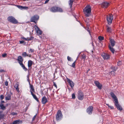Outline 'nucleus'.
<instances>
[{
    "instance_id": "obj_21",
    "label": "nucleus",
    "mask_w": 124,
    "mask_h": 124,
    "mask_svg": "<svg viewBox=\"0 0 124 124\" xmlns=\"http://www.w3.org/2000/svg\"><path fill=\"white\" fill-rule=\"evenodd\" d=\"M31 95H32V96L33 97V98L35 100H36L38 102H39V101L38 99V98H37V97L36 96V95L34 94L33 93H31Z\"/></svg>"
},
{
    "instance_id": "obj_19",
    "label": "nucleus",
    "mask_w": 124,
    "mask_h": 124,
    "mask_svg": "<svg viewBox=\"0 0 124 124\" xmlns=\"http://www.w3.org/2000/svg\"><path fill=\"white\" fill-rule=\"evenodd\" d=\"M4 115L2 111H0V120L3 119L4 117Z\"/></svg>"
},
{
    "instance_id": "obj_32",
    "label": "nucleus",
    "mask_w": 124,
    "mask_h": 124,
    "mask_svg": "<svg viewBox=\"0 0 124 124\" xmlns=\"http://www.w3.org/2000/svg\"><path fill=\"white\" fill-rule=\"evenodd\" d=\"M112 29L111 28L109 27H108L107 29V31L109 33H110L112 31Z\"/></svg>"
},
{
    "instance_id": "obj_60",
    "label": "nucleus",
    "mask_w": 124,
    "mask_h": 124,
    "mask_svg": "<svg viewBox=\"0 0 124 124\" xmlns=\"http://www.w3.org/2000/svg\"><path fill=\"white\" fill-rule=\"evenodd\" d=\"M89 70H88V71H89Z\"/></svg>"
},
{
    "instance_id": "obj_5",
    "label": "nucleus",
    "mask_w": 124,
    "mask_h": 124,
    "mask_svg": "<svg viewBox=\"0 0 124 124\" xmlns=\"http://www.w3.org/2000/svg\"><path fill=\"white\" fill-rule=\"evenodd\" d=\"M39 16L37 15H35L32 16L31 18L30 21L31 22H34L35 23H36L37 21L39 18Z\"/></svg>"
},
{
    "instance_id": "obj_39",
    "label": "nucleus",
    "mask_w": 124,
    "mask_h": 124,
    "mask_svg": "<svg viewBox=\"0 0 124 124\" xmlns=\"http://www.w3.org/2000/svg\"><path fill=\"white\" fill-rule=\"evenodd\" d=\"M76 61H75L72 64L71 66L73 67H74L75 66V63L76 62Z\"/></svg>"
},
{
    "instance_id": "obj_61",
    "label": "nucleus",
    "mask_w": 124,
    "mask_h": 124,
    "mask_svg": "<svg viewBox=\"0 0 124 124\" xmlns=\"http://www.w3.org/2000/svg\"><path fill=\"white\" fill-rule=\"evenodd\" d=\"M89 70H88V71H89Z\"/></svg>"
},
{
    "instance_id": "obj_45",
    "label": "nucleus",
    "mask_w": 124,
    "mask_h": 124,
    "mask_svg": "<svg viewBox=\"0 0 124 124\" xmlns=\"http://www.w3.org/2000/svg\"><path fill=\"white\" fill-rule=\"evenodd\" d=\"M19 64L23 68L25 66L24 65L23 63H20Z\"/></svg>"
},
{
    "instance_id": "obj_53",
    "label": "nucleus",
    "mask_w": 124,
    "mask_h": 124,
    "mask_svg": "<svg viewBox=\"0 0 124 124\" xmlns=\"http://www.w3.org/2000/svg\"><path fill=\"white\" fill-rule=\"evenodd\" d=\"M30 51L31 52H33L34 51V50L33 49L30 48Z\"/></svg>"
},
{
    "instance_id": "obj_35",
    "label": "nucleus",
    "mask_w": 124,
    "mask_h": 124,
    "mask_svg": "<svg viewBox=\"0 0 124 124\" xmlns=\"http://www.w3.org/2000/svg\"><path fill=\"white\" fill-rule=\"evenodd\" d=\"M86 56L85 54H83L82 55V59H84L85 60V59L86 58Z\"/></svg>"
},
{
    "instance_id": "obj_36",
    "label": "nucleus",
    "mask_w": 124,
    "mask_h": 124,
    "mask_svg": "<svg viewBox=\"0 0 124 124\" xmlns=\"http://www.w3.org/2000/svg\"><path fill=\"white\" fill-rule=\"evenodd\" d=\"M28 9V8L27 7H22V9H26L27 10Z\"/></svg>"
},
{
    "instance_id": "obj_30",
    "label": "nucleus",
    "mask_w": 124,
    "mask_h": 124,
    "mask_svg": "<svg viewBox=\"0 0 124 124\" xmlns=\"http://www.w3.org/2000/svg\"><path fill=\"white\" fill-rule=\"evenodd\" d=\"M33 37H31L30 39H28L27 38H26L24 37H23V39H24L25 40H27V41H29V40H32L33 39Z\"/></svg>"
},
{
    "instance_id": "obj_17",
    "label": "nucleus",
    "mask_w": 124,
    "mask_h": 124,
    "mask_svg": "<svg viewBox=\"0 0 124 124\" xmlns=\"http://www.w3.org/2000/svg\"><path fill=\"white\" fill-rule=\"evenodd\" d=\"M30 91L31 93H33V92H35V90L33 86L32 85H31L30 83Z\"/></svg>"
},
{
    "instance_id": "obj_8",
    "label": "nucleus",
    "mask_w": 124,
    "mask_h": 124,
    "mask_svg": "<svg viewBox=\"0 0 124 124\" xmlns=\"http://www.w3.org/2000/svg\"><path fill=\"white\" fill-rule=\"evenodd\" d=\"M94 83L99 89H101L102 85L98 81H95L94 82Z\"/></svg>"
},
{
    "instance_id": "obj_1",
    "label": "nucleus",
    "mask_w": 124,
    "mask_h": 124,
    "mask_svg": "<svg viewBox=\"0 0 124 124\" xmlns=\"http://www.w3.org/2000/svg\"><path fill=\"white\" fill-rule=\"evenodd\" d=\"M91 7L90 5H87L83 9V11L85 16L89 17L90 14L91 12Z\"/></svg>"
},
{
    "instance_id": "obj_49",
    "label": "nucleus",
    "mask_w": 124,
    "mask_h": 124,
    "mask_svg": "<svg viewBox=\"0 0 124 124\" xmlns=\"http://www.w3.org/2000/svg\"><path fill=\"white\" fill-rule=\"evenodd\" d=\"M23 68L25 71H26L27 70V69L25 67V66Z\"/></svg>"
},
{
    "instance_id": "obj_14",
    "label": "nucleus",
    "mask_w": 124,
    "mask_h": 124,
    "mask_svg": "<svg viewBox=\"0 0 124 124\" xmlns=\"http://www.w3.org/2000/svg\"><path fill=\"white\" fill-rule=\"evenodd\" d=\"M17 60L19 64L22 63L23 61V59L21 56H19L18 57Z\"/></svg>"
},
{
    "instance_id": "obj_12",
    "label": "nucleus",
    "mask_w": 124,
    "mask_h": 124,
    "mask_svg": "<svg viewBox=\"0 0 124 124\" xmlns=\"http://www.w3.org/2000/svg\"><path fill=\"white\" fill-rule=\"evenodd\" d=\"M110 95L113 99H114V102H115L116 101H118L117 98L113 92H111L110 93Z\"/></svg>"
},
{
    "instance_id": "obj_23",
    "label": "nucleus",
    "mask_w": 124,
    "mask_h": 124,
    "mask_svg": "<svg viewBox=\"0 0 124 124\" xmlns=\"http://www.w3.org/2000/svg\"><path fill=\"white\" fill-rule=\"evenodd\" d=\"M74 1L73 0H70L69 1V4L70 6V8H71L73 4V2Z\"/></svg>"
},
{
    "instance_id": "obj_41",
    "label": "nucleus",
    "mask_w": 124,
    "mask_h": 124,
    "mask_svg": "<svg viewBox=\"0 0 124 124\" xmlns=\"http://www.w3.org/2000/svg\"><path fill=\"white\" fill-rule=\"evenodd\" d=\"M34 28L36 30V31H37L39 29V28L37 26L35 25L34 26Z\"/></svg>"
},
{
    "instance_id": "obj_4",
    "label": "nucleus",
    "mask_w": 124,
    "mask_h": 124,
    "mask_svg": "<svg viewBox=\"0 0 124 124\" xmlns=\"http://www.w3.org/2000/svg\"><path fill=\"white\" fill-rule=\"evenodd\" d=\"M107 21L109 24H111L112 22L113 19V15L111 14H109L108 16H107Z\"/></svg>"
},
{
    "instance_id": "obj_31",
    "label": "nucleus",
    "mask_w": 124,
    "mask_h": 124,
    "mask_svg": "<svg viewBox=\"0 0 124 124\" xmlns=\"http://www.w3.org/2000/svg\"><path fill=\"white\" fill-rule=\"evenodd\" d=\"M57 12H62L63 10L62 9L60 8L57 7Z\"/></svg>"
},
{
    "instance_id": "obj_25",
    "label": "nucleus",
    "mask_w": 124,
    "mask_h": 124,
    "mask_svg": "<svg viewBox=\"0 0 124 124\" xmlns=\"http://www.w3.org/2000/svg\"><path fill=\"white\" fill-rule=\"evenodd\" d=\"M109 49L112 52V53L114 54V53L115 50L113 49V48L112 47H111L110 45H109Z\"/></svg>"
},
{
    "instance_id": "obj_40",
    "label": "nucleus",
    "mask_w": 124,
    "mask_h": 124,
    "mask_svg": "<svg viewBox=\"0 0 124 124\" xmlns=\"http://www.w3.org/2000/svg\"><path fill=\"white\" fill-rule=\"evenodd\" d=\"M76 97L75 96V94L74 93H73L72 94V98L73 99H75V98Z\"/></svg>"
},
{
    "instance_id": "obj_7",
    "label": "nucleus",
    "mask_w": 124,
    "mask_h": 124,
    "mask_svg": "<svg viewBox=\"0 0 124 124\" xmlns=\"http://www.w3.org/2000/svg\"><path fill=\"white\" fill-rule=\"evenodd\" d=\"M84 94L81 91H78V98L80 100H82L84 98Z\"/></svg>"
},
{
    "instance_id": "obj_48",
    "label": "nucleus",
    "mask_w": 124,
    "mask_h": 124,
    "mask_svg": "<svg viewBox=\"0 0 124 124\" xmlns=\"http://www.w3.org/2000/svg\"><path fill=\"white\" fill-rule=\"evenodd\" d=\"M53 83L54 85V86L55 87H56V88H57V86L56 84L54 82H53Z\"/></svg>"
},
{
    "instance_id": "obj_57",
    "label": "nucleus",
    "mask_w": 124,
    "mask_h": 124,
    "mask_svg": "<svg viewBox=\"0 0 124 124\" xmlns=\"http://www.w3.org/2000/svg\"><path fill=\"white\" fill-rule=\"evenodd\" d=\"M28 56L29 57H31V55H28V56Z\"/></svg>"
},
{
    "instance_id": "obj_50",
    "label": "nucleus",
    "mask_w": 124,
    "mask_h": 124,
    "mask_svg": "<svg viewBox=\"0 0 124 124\" xmlns=\"http://www.w3.org/2000/svg\"><path fill=\"white\" fill-rule=\"evenodd\" d=\"M67 59L68 61H71V58L69 57V56H68L67 57Z\"/></svg>"
},
{
    "instance_id": "obj_18",
    "label": "nucleus",
    "mask_w": 124,
    "mask_h": 124,
    "mask_svg": "<svg viewBox=\"0 0 124 124\" xmlns=\"http://www.w3.org/2000/svg\"><path fill=\"white\" fill-rule=\"evenodd\" d=\"M110 40L112 47L114 46L115 45V42L112 39H110Z\"/></svg>"
},
{
    "instance_id": "obj_46",
    "label": "nucleus",
    "mask_w": 124,
    "mask_h": 124,
    "mask_svg": "<svg viewBox=\"0 0 124 124\" xmlns=\"http://www.w3.org/2000/svg\"><path fill=\"white\" fill-rule=\"evenodd\" d=\"M7 55V54H4L2 55V56L3 57H5Z\"/></svg>"
},
{
    "instance_id": "obj_13",
    "label": "nucleus",
    "mask_w": 124,
    "mask_h": 124,
    "mask_svg": "<svg viewBox=\"0 0 124 124\" xmlns=\"http://www.w3.org/2000/svg\"><path fill=\"white\" fill-rule=\"evenodd\" d=\"M67 79V81L69 83L70 87H71L72 88H73L74 86L73 82L71 80L69 79Z\"/></svg>"
},
{
    "instance_id": "obj_22",
    "label": "nucleus",
    "mask_w": 124,
    "mask_h": 124,
    "mask_svg": "<svg viewBox=\"0 0 124 124\" xmlns=\"http://www.w3.org/2000/svg\"><path fill=\"white\" fill-rule=\"evenodd\" d=\"M33 63V62L31 60H29L28 61V65L29 68L32 66Z\"/></svg>"
},
{
    "instance_id": "obj_59",
    "label": "nucleus",
    "mask_w": 124,
    "mask_h": 124,
    "mask_svg": "<svg viewBox=\"0 0 124 124\" xmlns=\"http://www.w3.org/2000/svg\"><path fill=\"white\" fill-rule=\"evenodd\" d=\"M106 105H108V106H109V104H106Z\"/></svg>"
},
{
    "instance_id": "obj_42",
    "label": "nucleus",
    "mask_w": 124,
    "mask_h": 124,
    "mask_svg": "<svg viewBox=\"0 0 124 124\" xmlns=\"http://www.w3.org/2000/svg\"><path fill=\"white\" fill-rule=\"evenodd\" d=\"M122 64V62L121 61H119L117 63V65L118 66H120Z\"/></svg>"
},
{
    "instance_id": "obj_52",
    "label": "nucleus",
    "mask_w": 124,
    "mask_h": 124,
    "mask_svg": "<svg viewBox=\"0 0 124 124\" xmlns=\"http://www.w3.org/2000/svg\"><path fill=\"white\" fill-rule=\"evenodd\" d=\"M5 85L6 86H7L8 85V82L7 81H6L5 83Z\"/></svg>"
},
{
    "instance_id": "obj_44",
    "label": "nucleus",
    "mask_w": 124,
    "mask_h": 124,
    "mask_svg": "<svg viewBox=\"0 0 124 124\" xmlns=\"http://www.w3.org/2000/svg\"><path fill=\"white\" fill-rule=\"evenodd\" d=\"M19 42H20V44H22V43H23L25 45V43L24 42V41H19Z\"/></svg>"
},
{
    "instance_id": "obj_55",
    "label": "nucleus",
    "mask_w": 124,
    "mask_h": 124,
    "mask_svg": "<svg viewBox=\"0 0 124 124\" xmlns=\"http://www.w3.org/2000/svg\"><path fill=\"white\" fill-rule=\"evenodd\" d=\"M49 0H46V1H45V3L46 4L48 2Z\"/></svg>"
},
{
    "instance_id": "obj_15",
    "label": "nucleus",
    "mask_w": 124,
    "mask_h": 124,
    "mask_svg": "<svg viewBox=\"0 0 124 124\" xmlns=\"http://www.w3.org/2000/svg\"><path fill=\"white\" fill-rule=\"evenodd\" d=\"M57 7H53L51 8L50 10V11L52 12H57Z\"/></svg>"
},
{
    "instance_id": "obj_9",
    "label": "nucleus",
    "mask_w": 124,
    "mask_h": 124,
    "mask_svg": "<svg viewBox=\"0 0 124 124\" xmlns=\"http://www.w3.org/2000/svg\"><path fill=\"white\" fill-rule=\"evenodd\" d=\"M93 109V107L92 106H89L87 109V112L90 115L92 113Z\"/></svg>"
},
{
    "instance_id": "obj_47",
    "label": "nucleus",
    "mask_w": 124,
    "mask_h": 124,
    "mask_svg": "<svg viewBox=\"0 0 124 124\" xmlns=\"http://www.w3.org/2000/svg\"><path fill=\"white\" fill-rule=\"evenodd\" d=\"M0 99L1 100H3L4 98V96L3 95H1L0 96Z\"/></svg>"
},
{
    "instance_id": "obj_43",
    "label": "nucleus",
    "mask_w": 124,
    "mask_h": 124,
    "mask_svg": "<svg viewBox=\"0 0 124 124\" xmlns=\"http://www.w3.org/2000/svg\"><path fill=\"white\" fill-rule=\"evenodd\" d=\"M37 115V114H36V115H35L34 116V117H33V118H32V121H33L35 120V119Z\"/></svg>"
},
{
    "instance_id": "obj_51",
    "label": "nucleus",
    "mask_w": 124,
    "mask_h": 124,
    "mask_svg": "<svg viewBox=\"0 0 124 124\" xmlns=\"http://www.w3.org/2000/svg\"><path fill=\"white\" fill-rule=\"evenodd\" d=\"M5 71V70H0V72H4Z\"/></svg>"
},
{
    "instance_id": "obj_2",
    "label": "nucleus",
    "mask_w": 124,
    "mask_h": 124,
    "mask_svg": "<svg viewBox=\"0 0 124 124\" xmlns=\"http://www.w3.org/2000/svg\"><path fill=\"white\" fill-rule=\"evenodd\" d=\"M62 113L60 110H58L56 116V120L57 121H60L62 118Z\"/></svg>"
},
{
    "instance_id": "obj_24",
    "label": "nucleus",
    "mask_w": 124,
    "mask_h": 124,
    "mask_svg": "<svg viewBox=\"0 0 124 124\" xmlns=\"http://www.w3.org/2000/svg\"><path fill=\"white\" fill-rule=\"evenodd\" d=\"M0 108L3 110H4L6 109L5 107L4 106V105L2 103L0 104Z\"/></svg>"
},
{
    "instance_id": "obj_6",
    "label": "nucleus",
    "mask_w": 124,
    "mask_h": 124,
    "mask_svg": "<svg viewBox=\"0 0 124 124\" xmlns=\"http://www.w3.org/2000/svg\"><path fill=\"white\" fill-rule=\"evenodd\" d=\"M116 107L117 109L120 110H121L122 109V108L118 104V101H116L115 102H114Z\"/></svg>"
},
{
    "instance_id": "obj_27",
    "label": "nucleus",
    "mask_w": 124,
    "mask_h": 124,
    "mask_svg": "<svg viewBox=\"0 0 124 124\" xmlns=\"http://www.w3.org/2000/svg\"><path fill=\"white\" fill-rule=\"evenodd\" d=\"M19 85L17 84H16L15 85L14 87L16 88V90L18 92L19 91Z\"/></svg>"
},
{
    "instance_id": "obj_54",
    "label": "nucleus",
    "mask_w": 124,
    "mask_h": 124,
    "mask_svg": "<svg viewBox=\"0 0 124 124\" xmlns=\"http://www.w3.org/2000/svg\"><path fill=\"white\" fill-rule=\"evenodd\" d=\"M108 107L110 108L111 109H113L114 108L112 106H108Z\"/></svg>"
},
{
    "instance_id": "obj_26",
    "label": "nucleus",
    "mask_w": 124,
    "mask_h": 124,
    "mask_svg": "<svg viewBox=\"0 0 124 124\" xmlns=\"http://www.w3.org/2000/svg\"><path fill=\"white\" fill-rule=\"evenodd\" d=\"M36 32L38 35H39L41 34L42 31H40L39 29L36 31Z\"/></svg>"
},
{
    "instance_id": "obj_37",
    "label": "nucleus",
    "mask_w": 124,
    "mask_h": 124,
    "mask_svg": "<svg viewBox=\"0 0 124 124\" xmlns=\"http://www.w3.org/2000/svg\"><path fill=\"white\" fill-rule=\"evenodd\" d=\"M17 7L20 9L22 10V6L17 5Z\"/></svg>"
},
{
    "instance_id": "obj_58",
    "label": "nucleus",
    "mask_w": 124,
    "mask_h": 124,
    "mask_svg": "<svg viewBox=\"0 0 124 124\" xmlns=\"http://www.w3.org/2000/svg\"><path fill=\"white\" fill-rule=\"evenodd\" d=\"M88 31L89 32L90 34L91 35L90 31H88Z\"/></svg>"
},
{
    "instance_id": "obj_33",
    "label": "nucleus",
    "mask_w": 124,
    "mask_h": 124,
    "mask_svg": "<svg viewBox=\"0 0 124 124\" xmlns=\"http://www.w3.org/2000/svg\"><path fill=\"white\" fill-rule=\"evenodd\" d=\"M111 74L113 76H114L115 75V73L114 71H112L109 72V74Z\"/></svg>"
},
{
    "instance_id": "obj_16",
    "label": "nucleus",
    "mask_w": 124,
    "mask_h": 124,
    "mask_svg": "<svg viewBox=\"0 0 124 124\" xmlns=\"http://www.w3.org/2000/svg\"><path fill=\"white\" fill-rule=\"evenodd\" d=\"M42 102L43 104H45L47 102V99L45 96H44L42 98Z\"/></svg>"
},
{
    "instance_id": "obj_11",
    "label": "nucleus",
    "mask_w": 124,
    "mask_h": 124,
    "mask_svg": "<svg viewBox=\"0 0 124 124\" xmlns=\"http://www.w3.org/2000/svg\"><path fill=\"white\" fill-rule=\"evenodd\" d=\"M109 5V3L105 2L102 3L101 4V6L103 8H107Z\"/></svg>"
},
{
    "instance_id": "obj_56",
    "label": "nucleus",
    "mask_w": 124,
    "mask_h": 124,
    "mask_svg": "<svg viewBox=\"0 0 124 124\" xmlns=\"http://www.w3.org/2000/svg\"><path fill=\"white\" fill-rule=\"evenodd\" d=\"M5 102L3 101H1V103L2 104L3 103H4Z\"/></svg>"
},
{
    "instance_id": "obj_3",
    "label": "nucleus",
    "mask_w": 124,
    "mask_h": 124,
    "mask_svg": "<svg viewBox=\"0 0 124 124\" xmlns=\"http://www.w3.org/2000/svg\"><path fill=\"white\" fill-rule=\"evenodd\" d=\"M8 20L10 22L14 24L18 23V21L14 17L12 16H9L8 18Z\"/></svg>"
},
{
    "instance_id": "obj_20",
    "label": "nucleus",
    "mask_w": 124,
    "mask_h": 124,
    "mask_svg": "<svg viewBox=\"0 0 124 124\" xmlns=\"http://www.w3.org/2000/svg\"><path fill=\"white\" fill-rule=\"evenodd\" d=\"M11 95L9 94H8L5 97V99L6 100H9L11 99Z\"/></svg>"
},
{
    "instance_id": "obj_29",
    "label": "nucleus",
    "mask_w": 124,
    "mask_h": 124,
    "mask_svg": "<svg viewBox=\"0 0 124 124\" xmlns=\"http://www.w3.org/2000/svg\"><path fill=\"white\" fill-rule=\"evenodd\" d=\"M118 68L117 67L112 66L111 67V69L113 70L114 71H116L117 69Z\"/></svg>"
},
{
    "instance_id": "obj_34",
    "label": "nucleus",
    "mask_w": 124,
    "mask_h": 124,
    "mask_svg": "<svg viewBox=\"0 0 124 124\" xmlns=\"http://www.w3.org/2000/svg\"><path fill=\"white\" fill-rule=\"evenodd\" d=\"M98 39L99 40L101 41L104 39V37L101 36H99L98 37Z\"/></svg>"
},
{
    "instance_id": "obj_10",
    "label": "nucleus",
    "mask_w": 124,
    "mask_h": 124,
    "mask_svg": "<svg viewBox=\"0 0 124 124\" xmlns=\"http://www.w3.org/2000/svg\"><path fill=\"white\" fill-rule=\"evenodd\" d=\"M104 59H107L110 58L109 55L106 53H103L101 55Z\"/></svg>"
},
{
    "instance_id": "obj_38",
    "label": "nucleus",
    "mask_w": 124,
    "mask_h": 124,
    "mask_svg": "<svg viewBox=\"0 0 124 124\" xmlns=\"http://www.w3.org/2000/svg\"><path fill=\"white\" fill-rule=\"evenodd\" d=\"M11 114L13 116H14L15 115H17V113L15 112H12L11 113Z\"/></svg>"
},
{
    "instance_id": "obj_28",
    "label": "nucleus",
    "mask_w": 124,
    "mask_h": 124,
    "mask_svg": "<svg viewBox=\"0 0 124 124\" xmlns=\"http://www.w3.org/2000/svg\"><path fill=\"white\" fill-rule=\"evenodd\" d=\"M22 56L23 57H25L26 56H28V55L27 54L26 52H25L23 53L22 54Z\"/></svg>"
}]
</instances>
